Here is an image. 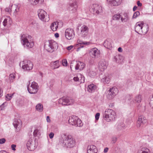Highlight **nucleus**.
Segmentation results:
<instances>
[{
	"instance_id": "nucleus-1",
	"label": "nucleus",
	"mask_w": 153,
	"mask_h": 153,
	"mask_svg": "<svg viewBox=\"0 0 153 153\" xmlns=\"http://www.w3.org/2000/svg\"><path fill=\"white\" fill-rule=\"evenodd\" d=\"M148 26L143 22L141 21L137 23L135 27V31L139 34L144 35L148 31Z\"/></svg>"
},
{
	"instance_id": "nucleus-2",
	"label": "nucleus",
	"mask_w": 153,
	"mask_h": 153,
	"mask_svg": "<svg viewBox=\"0 0 153 153\" xmlns=\"http://www.w3.org/2000/svg\"><path fill=\"white\" fill-rule=\"evenodd\" d=\"M58 47V44L53 40H48L45 42L44 47L48 52L52 53L56 50Z\"/></svg>"
},
{
	"instance_id": "nucleus-3",
	"label": "nucleus",
	"mask_w": 153,
	"mask_h": 153,
	"mask_svg": "<svg viewBox=\"0 0 153 153\" xmlns=\"http://www.w3.org/2000/svg\"><path fill=\"white\" fill-rule=\"evenodd\" d=\"M62 138L63 143L67 147L69 148H72L75 145V140L71 136L66 135L64 134Z\"/></svg>"
},
{
	"instance_id": "nucleus-4",
	"label": "nucleus",
	"mask_w": 153,
	"mask_h": 153,
	"mask_svg": "<svg viewBox=\"0 0 153 153\" xmlns=\"http://www.w3.org/2000/svg\"><path fill=\"white\" fill-rule=\"evenodd\" d=\"M116 117L115 112L111 109H107L105 111L103 117L108 122L114 120Z\"/></svg>"
},
{
	"instance_id": "nucleus-5",
	"label": "nucleus",
	"mask_w": 153,
	"mask_h": 153,
	"mask_svg": "<svg viewBox=\"0 0 153 153\" xmlns=\"http://www.w3.org/2000/svg\"><path fill=\"white\" fill-rule=\"evenodd\" d=\"M78 35L82 37L86 36L88 32V28L85 25H80L77 27Z\"/></svg>"
},
{
	"instance_id": "nucleus-6",
	"label": "nucleus",
	"mask_w": 153,
	"mask_h": 153,
	"mask_svg": "<svg viewBox=\"0 0 153 153\" xmlns=\"http://www.w3.org/2000/svg\"><path fill=\"white\" fill-rule=\"evenodd\" d=\"M30 36L27 35H23L21 38V42L25 46L30 48L34 45V43L33 41L29 40Z\"/></svg>"
},
{
	"instance_id": "nucleus-7",
	"label": "nucleus",
	"mask_w": 153,
	"mask_h": 153,
	"mask_svg": "<svg viewBox=\"0 0 153 153\" xmlns=\"http://www.w3.org/2000/svg\"><path fill=\"white\" fill-rule=\"evenodd\" d=\"M38 15L39 19L44 22H48L50 20L49 15L46 11L42 9L38 10Z\"/></svg>"
},
{
	"instance_id": "nucleus-8",
	"label": "nucleus",
	"mask_w": 153,
	"mask_h": 153,
	"mask_svg": "<svg viewBox=\"0 0 153 153\" xmlns=\"http://www.w3.org/2000/svg\"><path fill=\"white\" fill-rule=\"evenodd\" d=\"M68 121L69 124L72 125H75L79 127L82 125L81 120L76 116H73L70 117Z\"/></svg>"
},
{
	"instance_id": "nucleus-9",
	"label": "nucleus",
	"mask_w": 153,
	"mask_h": 153,
	"mask_svg": "<svg viewBox=\"0 0 153 153\" xmlns=\"http://www.w3.org/2000/svg\"><path fill=\"white\" fill-rule=\"evenodd\" d=\"M38 86L36 82H33L27 87L29 92L31 94L36 93L38 90Z\"/></svg>"
},
{
	"instance_id": "nucleus-10",
	"label": "nucleus",
	"mask_w": 153,
	"mask_h": 153,
	"mask_svg": "<svg viewBox=\"0 0 153 153\" xmlns=\"http://www.w3.org/2000/svg\"><path fill=\"white\" fill-rule=\"evenodd\" d=\"M90 10L95 14H98L102 12L101 6L97 4H93L91 5Z\"/></svg>"
},
{
	"instance_id": "nucleus-11",
	"label": "nucleus",
	"mask_w": 153,
	"mask_h": 153,
	"mask_svg": "<svg viewBox=\"0 0 153 153\" xmlns=\"http://www.w3.org/2000/svg\"><path fill=\"white\" fill-rule=\"evenodd\" d=\"M90 56L93 59L97 58L100 54V50L96 48H91L89 51Z\"/></svg>"
},
{
	"instance_id": "nucleus-12",
	"label": "nucleus",
	"mask_w": 153,
	"mask_h": 153,
	"mask_svg": "<svg viewBox=\"0 0 153 153\" xmlns=\"http://www.w3.org/2000/svg\"><path fill=\"white\" fill-rule=\"evenodd\" d=\"M22 68L23 69L26 70H31L33 67L32 63L29 60H25L22 63Z\"/></svg>"
},
{
	"instance_id": "nucleus-13",
	"label": "nucleus",
	"mask_w": 153,
	"mask_h": 153,
	"mask_svg": "<svg viewBox=\"0 0 153 153\" xmlns=\"http://www.w3.org/2000/svg\"><path fill=\"white\" fill-rule=\"evenodd\" d=\"M65 36L66 38L68 40L72 39L75 36L74 30L71 28L67 29L65 31Z\"/></svg>"
},
{
	"instance_id": "nucleus-14",
	"label": "nucleus",
	"mask_w": 153,
	"mask_h": 153,
	"mask_svg": "<svg viewBox=\"0 0 153 153\" xmlns=\"http://www.w3.org/2000/svg\"><path fill=\"white\" fill-rule=\"evenodd\" d=\"M74 101L68 98L63 97L59 99L58 102L59 104L63 105H69L73 103Z\"/></svg>"
},
{
	"instance_id": "nucleus-15",
	"label": "nucleus",
	"mask_w": 153,
	"mask_h": 153,
	"mask_svg": "<svg viewBox=\"0 0 153 153\" xmlns=\"http://www.w3.org/2000/svg\"><path fill=\"white\" fill-rule=\"evenodd\" d=\"M107 62L104 60L100 61L98 64V68L101 71H104L107 68Z\"/></svg>"
},
{
	"instance_id": "nucleus-16",
	"label": "nucleus",
	"mask_w": 153,
	"mask_h": 153,
	"mask_svg": "<svg viewBox=\"0 0 153 153\" xmlns=\"http://www.w3.org/2000/svg\"><path fill=\"white\" fill-rule=\"evenodd\" d=\"M27 146L28 149L30 151H33L36 148V145L34 141H33L32 139H30L28 141Z\"/></svg>"
},
{
	"instance_id": "nucleus-17",
	"label": "nucleus",
	"mask_w": 153,
	"mask_h": 153,
	"mask_svg": "<svg viewBox=\"0 0 153 153\" xmlns=\"http://www.w3.org/2000/svg\"><path fill=\"white\" fill-rule=\"evenodd\" d=\"M87 153H97V149L94 145H90L87 148Z\"/></svg>"
},
{
	"instance_id": "nucleus-18",
	"label": "nucleus",
	"mask_w": 153,
	"mask_h": 153,
	"mask_svg": "<svg viewBox=\"0 0 153 153\" xmlns=\"http://www.w3.org/2000/svg\"><path fill=\"white\" fill-rule=\"evenodd\" d=\"M142 100V95L138 94L136 95L133 99V102L137 105H139Z\"/></svg>"
},
{
	"instance_id": "nucleus-19",
	"label": "nucleus",
	"mask_w": 153,
	"mask_h": 153,
	"mask_svg": "<svg viewBox=\"0 0 153 153\" xmlns=\"http://www.w3.org/2000/svg\"><path fill=\"white\" fill-rule=\"evenodd\" d=\"M123 57L121 55L115 56L113 59V61L117 63H121L123 62Z\"/></svg>"
},
{
	"instance_id": "nucleus-20",
	"label": "nucleus",
	"mask_w": 153,
	"mask_h": 153,
	"mask_svg": "<svg viewBox=\"0 0 153 153\" xmlns=\"http://www.w3.org/2000/svg\"><path fill=\"white\" fill-rule=\"evenodd\" d=\"M85 66V64L80 61L76 62V66L75 67V69L81 70L83 69Z\"/></svg>"
},
{
	"instance_id": "nucleus-21",
	"label": "nucleus",
	"mask_w": 153,
	"mask_h": 153,
	"mask_svg": "<svg viewBox=\"0 0 153 153\" xmlns=\"http://www.w3.org/2000/svg\"><path fill=\"white\" fill-rule=\"evenodd\" d=\"M77 6L76 3H71L68 8V10L71 13H73L76 11Z\"/></svg>"
},
{
	"instance_id": "nucleus-22",
	"label": "nucleus",
	"mask_w": 153,
	"mask_h": 153,
	"mask_svg": "<svg viewBox=\"0 0 153 153\" xmlns=\"http://www.w3.org/2000/svg\"><path fill=\"white\" fill-rule=\"evenodd\" d=\"M13 125L14 127L16 128H19L21 127L22 122L19 119H16L14 120L13 123Z\"/></svg>"
},
{
	"instance_id": "nucleus-23",
	"label": "nucleus",
	"mask_w": 153,
	"mask_h": 153,
	"mask_svg": "<svg viewBox=\"0 0 153 153\" xmlns=\"http://www.w3.org/2000/svg\"><path fill=\"white\" fill-rule=\"evenodd\" d=\"M12 11L13 12L14 15H16L17 13L19 11V5L16 4L11 6Z\"/></svg>"
},
{
	"instance_id": "nucleus-24",
	"label": "nucleus",
	"mask_w": 153,
	"mask_h": 153,
	"mask_svg": "<svg viewBox=\"0 0 153 153\" xmlns=\"http://www.w3.org/2000/svg\"><path fill=\"white\" fill-rule=\"evenodd\" d=\"M111 79V76L109 75L105 76L101 79L102 82L104 83L108 84L109 83Z\"/></svg>"
},
{
	"instance_id": "nucleus-25",
	"label": "nucleus",
	"mask_w": 153,
	"mask_h": 153,
	"mask_svg": "<svg viewBox=\"0 0 153 153\" xmlns=\"http://www.w3.org/2000/svg\"><path fill=\"white\" fill-rule=\"evenodd\" d=\"M108 2L113 6H117L119 5L121 0H107Z\"/></svg>"
},
{
	"instance_id": "nucleus-26",
	"label": "nucleus",
	"mask_w": 153,
	"mask_h": 153,
	"mask_svg": "<svg viewBox=\"0 0 153 153\" xmlns=\"http://www.w3.org/2000/svg\"><path fill=\"white\" fill-rule=\"evenodd\" d=\"M96 86L94 84H91L88 85L87 87V91L91 93L94 91L96 89Z\"/></svg>"
},
{
	"instance_id": "nucleus-27",
	"label": "nucleus",
	"mask_w": 153,
	"mask_h": 153,
	"mask_svg": "<svg viewBox=\"0 0 153 153\" xmlns=\"http://www.w3.org/2000/svg\"><path fill=\"white\" fill-rule=\"evenodd\" d=\"M30 3L33 5H36L38 3L42 4L44 2V0H29Z\"/></svg>"
},
{
	"instance_id": "nucleus-28",
	"label": "nucleus",
	"mask_w": 153,
	"mask_h": 153,
	"mask_svg": "<svg viewBox=\"0 0 153 153\" xmlns=\"http://www.w3.org/2000/svg\"><path fill=\"white\" fill-rule=\"evenodd\" d=\"M108 91L111 92L112 94L115 96L118 92V90L116 87H114L109 89Z\"/></svg>"
},
{
	"instance_id": "nucleus-29",
	"label": "nucleus",
	"mask_w": 153,
	"mask_h": 153,
	"mask_svg": "<svg viewBox=\"0 0 153 153\" xmlns=\"http://www.w3.org/2000/svg\"><path fill=\"white\" fill-rule=\"evenodd\" d=\"M58 25L57 22H53L51 25V28L53 31H56L58 27Z\"/></svg>"
},
{
	"instance_id": "nucleus-30",
	"label": "nucleus",
	"mask_w": 153,
	"mask_h": 153,
	"mask_svg": "<svg viewBox=\"0 0 153 153\" xmlns=\"http://www.w3.org/2000/svg\"><path fill=\"white\" fill-rule=\"evenodd\" d=\"M11 22L10 18L8 16L6 17L3 22V25L5 26L7 25L8 23L10 24Z\"/></svg>"
},
{
	"instance_id": "nucleus-31",
	"label": "nucleus",
	"mask_w": 153,
	"mask_h": 153,
	"mask_svg": "<svg viewBox=\"0 0 153 153\" xmlns=\"http://www.w3.org/2000/svg\"><path fill=\"white\" fill-rule=\"evenodd\" d=\"M121 20L122 22H126L128 20V17L127 14L125 13L121 17Z\"/></svg>"
},
{
	"instance_id": "nucleus-32",
	"label": "nucleus",
	"mask_w": 153,
	"mask_h": 153,
	"mask_svg": "<svg viewBox=\"0 0 153 153\" xmlns=\"http://www.w3.org/2000/svg\"><path fill=\"white\" fill-rule=\"evenodd\" d=\"M36 109L39 112H42L43 110V106L41 104L39 103L36 106Z\"/></svg>"
},
{
	"instance_id": "nucleus-33",
	"label": "nucleus",
	"mask_w": 153,
	"mask_h": 153,
	"mask_svg": "<svg viewBox=\"0 0 153 153\" xmlns=\"http://www.w3.org/2000/svg\"><path fill=\"white\" fill-rule=\"evenodd\" d=\"M87 73L88 75L91 76H94L96 75V73L95 72L93 71L91 69H88L87 71Z\"/></svg>"
},
{
	"instance_id": "nucleus-34",
	"label": "nucleus",
	"mask_w": 153,
	"mask_h": 153,
	"mask_svg": "<svg viewBox=\"0 0 153 153\" xmlns=\"http://www.w3.org/2000/svg\"><path fill=\"white\" fill-rule=\"evenodd\" d=\"M138 120L140 121L142 123L145 124L146 122V120L145 118L143 116H139L138 119Z\"/></svg>"
},
{
	"instance_id": "nucleus-35",
	"label": "nucleus",
	"mask_w": 153,
	"mask_h": 153,
	"mask_svg": "<svg viewBox=\"0 0 153 153\" xmlns=\"http://www.w3.org/2000/svg\"><path fill=\"white\" fill-rule=\"evenodd\" d=\"M104 45V46L107 48L109 49L111 47V43L108 40L105 41Z\"/></svg>"
},
{
	"instance_id": "nucleus-36",
	"label": "nucleus",
	"mask_w": 153,
	"mask_h": 153,
	"mask_svg": "<svg viewBox=\"0 0 153 153\" xmlns=\"http://www.w3.org/2000/svg\"><path fill=\"white\" fill-rule=\"evenodd\" d=\"M149 150L147 148H143L141 150H139L138 153H148Z\"/></svg>"
},
{
	"instance_id": "nucleus-37",
	"label": "nucleus",
	"mask_w": 153,
	"mask_h": 153,
	"mask_svg": "<svg viewBox=\"0 0 153 153\" xmlns=\"http://www.w3.org/2000/svg\"><path fill=\"white\" fill-rule=\"evenodd\" d=\"M115 96L112 94L111 92H110L109 91H108L107 94V97L109 100H111Z\"/></svg>"
},
{
	"instance_id": "nucleus-38",
	"label": "nucleus",
	"mask_w": 153,
	"mask_h": 153,
	"mask_svg": "<svg viewBox=\"0 0 153 153\" xmlns=\"http://www.w3.org/2000/svg\"><path fill=\"white\" fill-rule=\"evenodd\" d=\"M51 64L53 65L54 68H57L59 66V61L58 60L52 62Z\"/></svg>"
},
{
	"instance_id": "nucleus-39",
	"label": "nucleus",
	"mask_w": 153,
	"mask_h": 153,
	"mask_svg": "<svg viewBox=\"0 0 153 153\" xmlns=\"http://www.w3.org/2000/svg\"><path fill=\"white\" fill-rule=\"evenodd\" d=\"M76 61H72L71 62L70 64V68L72 70V68H75V67L76 66Z\"/></svg>"
},
{
	"instance_id": "nucleus-40",
	"label": "nucleus",
	"mask_w": 153,
	"mask_h": 153,
	"mask_svg": "<svg viewBox=\"0 0 153 153\" xmlns=\"http://www.w3.org/2000/svg\"><path fill=\"white\" fill-rule=\"evenodd\" d=\"M120 18V14H116L114 15L112 17L113 20H119Z\"/></svg>"
},
{
	"instance_id": "nucleus-41",
	"label": "nucleus",
	"mask_w": 153,
	"mask_h": 153,
	"mask_svg": "<svg viewBox=\"0 0 153 153\" xmlns=\"http://www.w3.org/2000/svg\"><path fill=\"white\" fill-rule=\"evenodd\" d=\"M13 94H7L6 96V98L7 100H9L11 99L13 96Z\"/></svg>"
},
{
	"instance_id": "nucleus-42",
	"label": "nucleus",
	"mask_w": 153,
	"mask_h": 153,
	"mask_svg": "<svg viewBox=\"0 0 153 153\" xmlns=\"http://www.w3.org/2000/svg\"><path fill=\"white\" fill-rule=\"evenodd\" d=\"M140 15V12L137 11L135 13H134L133 14V15L132 16V19H135L138 16Z\"/></svg>"
},
{
	"instance_id": "nucleus-43",
	"label": "nucleus",
	"mask_w": 153,
	"mask_h": 153,
	"mask_svg": "<svg viewBox=\"0 0 153 153\" xmlns=\"http://www.w3.org/2000/svg\"><path fill=\"white\" fill-rule=\"evenodd\" d=\"M15 74H11L10 75L9 79L11 82H13V80L15 78Z\"/></svg>"
},
{
	"instance_id": "nucleus-44",
	"label": "nucleus",
	"mask_w": 153,
	"mask_h": 153,
	"mask_svg": "<svg viewBox=\"0 0 153 153\" xmlns=\"http://www.w3.org/2000/svg\"><path fill=\"white\" fill-rule=\"evenodd\" d=\"M62 64L63 66H66L68 65V62L66 59H64L62 60Z\"/></svg>"
},
{
	"instance_id": "nucleus-45",
	"label": "nucleus",
	"mask_w": 153,
	"mask_h": 153,
	"mask_svg": "<svg viewBox=\"0 0 153 153\" xmlns=\"http://www.w3.org/2000/svg\"><path fill=\"white\" fill-rule=\"evenodd\" d=\"M143 124V123H142L141 122H140V121H139L138 120H137L136 124V126L137 128H140Z\"/></svg>"
},
{
	"instance_id": "nucleus-46",
	"label": "nucleus",
	"mask_w": 153,
	"mask_h": 153,
	"mask_svg": "<svg viewBox=\"0 0 153 153\" xmlns=\"http://www.w3.org/2000/svg\"><path fill=\"white\" fill-rule=\"evenodd\" d=\"M80 78L81 79H79V82H80V83H84L85 81L84 77L82 76H81Z\"/></svg>"
},
{
	"instance_id": "nucleus-47",
	"label": "nucleus",
	"mask_w": 153,
	"mask_h": 153,
	"mask_svg": "<svg viewBox=\"0 0 153 153\" xmlns=\"http://www.w3.org/2000/svg\"><path fill=\"white\" fill-rule=\"evenodd\" d=\"M6 140L4 138H1L0 139V144H3L5 143Z\"/></svg>"
},
{
	"instance_id": "nucleus-48",
	"label": "nucleus",
	"mask_w": 153,
	"mask_h": 153,
	"mask_svg": "<svg viewBox=\"0 0 153 153\" xmlns=\"http://www.w3.org/2000/svg\"><path fill=\"white\" fill-rule=\"evenodd\" d=\"M117 140V138L116 137H113L112 138V142L113 143H115Z\"/></svg>"
},
{
	"instance_id": "nucleus-49",
	"label": "nucleus",
	"mask_w": 153,
	"mask_h": 153,
	"mask_svg": "<svg viewBox=\"0 0 153 153\" xmlns=\"http://www.w3.org/2000/svg\"><path fill=\"white\" fill-rule=\"evenodd\" d=\"M5 10L7 12L9 13H10L12 11L11 8H10V7H8L6 8Z\"/></svg>"
},
{
	"instance_id": "nucleus-50",
	"label": "nucleus",
	"mask_w": 153,
	"mask_h": 153,
	"mask_svg": "<svg viewBox=\"0 0 153 153\" xmlns=\"http://www.w3.org/2000/svg\"><path fill=\"white\" fill-rule=\"evenodd\" d=\"M100 116V114L99 113H97L95 115V119L96 120H98L99 119Z\"/></svg>"
},
{
	"instance_id": "nucleus-51",
	"label": "nucleus",
	"mask_w": 153,
	"mask_h": 153,
	"mask_svg": "<svg viewBox=\"0 0 153 153\" xmlns=\"http://www.w3.org/2000/svg\"><path fill=\"white\" fill-rule=\"evenodd\" d=\"M74 47V46L73 45H70L69 46L66 48L67 49L68 51H70Z\"/></svg>"
},
{
	"instance_id": "nucleus-52",
	"label": "nucleus",
	"mask_w": 153,
	"mask_h": 153,
	"mask_svg": "<svg viewBox=\"0 0 153 153\" xmlns=\"http://www.w3.org/2000/svg\"><path fill=\"white\" fill-rule=\"evenodd\" d=\"M54 135L53 133L51 132L49 135L50 138L51 139L53 137Z\"/></svg>"
},
{
	"instance_id": "nucleus-53",
	"label": "nucleus",
	"mask_w": 153,
	"mask_h": 153,
	"mask_svg": "<svg viewBox=\"0 0 153 153\" xmlns=\"http://www.w3.org/2000/svg\"><path fill=\"white\" fill-rule=\"evenodd\" d=\"M73 80L74 81H75V82H76V81L79 82V78L78 77H76V76L74 77L73 78Z\"/></svg>"
},
{
	"instance_id": "nucleus-54",
	"label": "nucleus",
	"mask_w": 153,
	"mask_h": 153,
	"mask_svg": "<svg viewBox=\"0 0 153 153\" xmlns=\"http://www.w3.org/2000/svg\"><path fill=\"white\" fill-rule=\"evenodd\" d=\"M16 146L15 144H13L11 146V148L12 150L15 151L16 150Z\"/></svg>"
},
{
	"instance_id": "nucleus-55",
	"label": "nucleus",
	"mask_w": 153,
	"mask_h": 153,
	"mask_svg": "<svg viewBox=\"0 0 153 153\" xmlns=\"http://www.w3.org/2000/svg\"><path fill=\"white\" fill-rule=\"evenodd\" d=\"M81 43H82V44L88 45L90 44V42H82Z\"/></svg>"
},
{
	"instance_id": "nucleus-56",
	"label": "nucleus",
	"mask_w": 153,
	"mask_h": 153,
	"mask_svg": "<svg viewBox=\"0 0 153 153\" xmlns=\"http://www.w3.org/2000/svg\"><path fill=\"white\" fill-rule=\"evenodd\" d=\"M137 5L138 6L141 7L142 5V4L139 1H137Z\"/></svg>"
},
{
	"instance_id": "nucleus-57",
	"label": "nucleus",
	"mask_w": 153,
	"mask_h": 153,
	"mask_svg": "<svg viewBox=\"0 0 153 153\" xmlns=\"http://www.w3.org/2000/svg\"><path fill=\"white\" fill-rule=\"evenodd\" d=\"M46 120L48 122L50 123L51 122V120L50 119L49 117V116H47L46 117Z\"/></svg>"
},
{
	"instance_id": "nucleus-58",
	"label": "nucleus",
	"mask_w": 153,
	"mask_h": 153,
	"mask_svg": "<svg viewBox=\"0 0 153 153\" xmlns=\"http://www.w3.org/2000/svg\"><path fill=\"white\" fill-rule=\"evenodd\" d=\"M38 131L37 129H36L34 131L33 134L34 136L36 135V134Z\"/></svg>"
},
{
	"instance_id": "nucleus-59",
	"label": "nucleus",
	"mask_w": 153,
	"mask_h": 153,
	"mask_svg": "<svg viewBox=\"0 0 153 153\" xmlns=\"http://www.w3.org/2000/svg\"><path fill=\"white\" fill-rule=\"evenodd\" d=\"M118 51L120 52H122L123 51L121 47H119L118 49Z\"/></svg>"
},
{
	"instance_id": "nucleus-60",
	"label": "nucleus",
	"mask_w": 153,
	"mask_h": 153,
	"mask_svg": "<svg viewBox=\"0 0 153 153\" xmlns=\"http://www.w3.org/2000/svg\"><path fill=\"white\" fill-rule=\"evenodd\" d=\"M108 148H107V147L105 148L104 149V152H105V153L107 152L108 151Z\"/></svg>"
},
{
	"instance_id": "nucleus-61",
	"label": "nucleus",
	"mask_w": 153,
	"mask_h": 153,
	"mask_svg": "<svg viewBox=\"0 0 153 153\" xmlns=\"http://www.w3.org/2000/svg\"><path fill=\"white\" fill-rule=\"evenodd\" d=\"M82 42H83L80 41V40L78 39L77 40V43H79L80 44H82V43H81Z\"/></svg>"
},
{
	"instance_id": "nucleus-62",
	"label": "nucleus",
	"mask_w": 153,
	"mask_h": 153,
	"mask_svg": "<svg viewBox=\"0 0 153 153\" xmlns=\"http://www.w3.org/2000/svg\"><path fill=\"white\" fill-rule=\"evenodd\" d=\"M54 35L55 36L56 38H58L59 36V34L57 33H55Z\"/></svg>"
},
{
	"instance_id": "nucleus-63",
	"label": "nucleus",
	"mask_w": 153,
	"mask_h": 153,
	"mask_svg": "<svg viewBox=\"0 0 153 153\" xmlns=\"http://www.w3.org/2000/svg\"><path fill=\"white\" fill-rule=\"evenodd\" d=\"M83 46H82L81 47H79V48H77V49L76 50V51H77V52H78V51H79V50H80V48H83Z\"/></svg>"
},
{
	"instance_id": "nucleus-64",
	"label": "nucleus",
	"mask_w": 153,
	"mask_h": 153,
	"mask_svg": "<svg viewBox=\"0 0 153 153\" xmlns=\"http://www.w3.org/2000/svg\"><path fill=\"white\" fill-rule=\"evenodd\" d=\"M79 45H80V44L77 43V44H75L74 46V47H78L79 46Z\"/></svg>"
}]
</instances>
